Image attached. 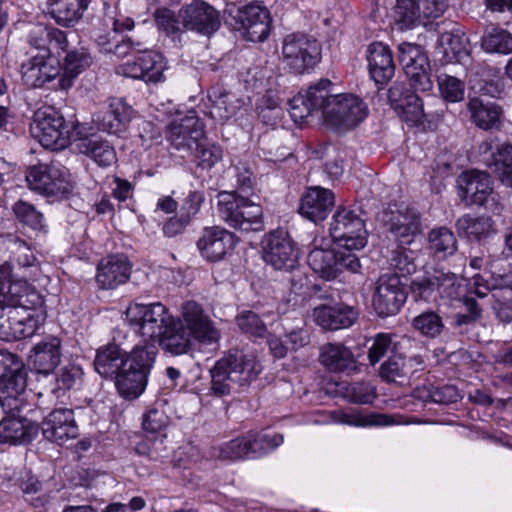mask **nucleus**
Here are the masks:
<instances>
[{
    "label": "nucleus",
    "mask_w": 512,
    "mask_h": 512,
    "mask_svg": "<svg viewBox=\"0 0 512 512\" xmlns=\"http://www.w3.org/2000/svg\"><path fill=\"white\" fill-rule=\"evenodd\" d=\"M262 371V365L253 354L230 350L210 369L211 392L222 397L247 388Z\"/></svg>",
    "instance_id": "1"
},
{
    "label": "nucleus",
    "mask_w": 512,
    "mask_h": 512,
    "mask_svg": "<svg viewBox=\"0 0 512 512\" xmlns=\"http://www.w3.org/2000/svg\"><path fill=\"white\" fill-rule=\"evenodd\" d=\"M157 353L154 341H140L129 353L125 352L124 370L116 381L122 397L136 399L144 392Z\"/></svg>",
    "instance_id": "2"
},
{
    "label": "nucleus",
    "mask_w": 512,
    "mask_h": 512,
    "mask_svg": "<svg viewBox=\"0 0 512 512\" xmlns=\"http://www.w3.org/2000/svg\"><path fill=\"white\" fill-rule=\"evenodd\" d=\"M217 213L219 218L233 229L245 232H258L264 229L261 205L236 191L218 193Z\"/></svg>",
    "instance_id": "3"
},
{
    "label": "nucleus",
    "mask_w": 512,
    "mask_h": 512,
    "mask_svg": "<svg viewBox=\"0 0 512 512\" xmlns=\"http://www.w3.org/2000/svg\"><path fill=\"white\" fill-rule=\"evenodd\" d=\"M30 131L44 148L55 151L68 147L74 137L72 125L52 106L36 110Z\"/></svg>",
    "instance_id": "4"
},
{
    "label": "nucleus",
    "mask_w": 512,
    "mask_h": 512,
    "mask_svg": "<svg viewBox=\"0 0 512 512\" xmlns=\"http://www.w3.org/2000/svg\"><path fill=\"white\" fill-rule=\"evenodd\" d=\"M0 264L19 281L34 280L39 272L37 258L29 244L14 234L0 235Z\"/></svg>",
    "instance_id": "5"
},
{
    "label": "nucleus",
    "mask_w": 512,
    "mask_h": 512,
    "mask_svg": "<svg viewBox=\"0 0 512 512\" xmlns=\"http://www.w3.org/2000/svg\"><path fill=\"white\" fill-rule=\"evenodd\" d=\"M126 318L135 332L144 337L142 341H154L155 344L166 327L175 319L169 309L160 302L130 305L126 310Z\"/></svg>",
    "instance_id": "6"
},
{
    "label": "nucleus",
    "mask_w": 512,
    "mask_h": 512,
    "mask_svg": "<svg viewBox=\"0 0 512 512\" xmlns=\"http://www.w3.org/2000/svg\"><path fill=\"white\" fill-rule=\"evenodd\" d=\"M368 115L366 104L353 94H336L328 103L324 124L337 133L357 127Z\"/></svg>",
    "instance_id": "7"
},
{
    "label": "nucleus",
    "mask_w": 512,
    "mask_h": 512,
    "mask_svg": "<svg viewBox=\"0 0 512 512\" xmlns=\"http://www.w3.org/2000/svg\"><path fill=\"white\" fill-rule=\"evenodd\" d=\"M332 86L329 79H320L294 96L289 101V112L293 121L298 124L308 123V118L314 114H320L323 118L328 103L336 95L332 93Z\"/></svg>",
    "instance_id": "8"
},
{
    "label": "nucleus",
    "mask_w": 512,
    "mask_h": 512,
    "mask_svg": "<svg viewBox=\"0 0 512 512\" xmlns=\"http://www.w3.org/2000/svg\"><path fill=\"white\" fill-rule=\"evenodd\" d=\"M330 235L340 247L361 250L367 244L365 221L355 211L339 208L330 223Z\"/></svg>",
    "instance_id": "9"
},
{
    "label": "nucleus",
    "mask_w": 512,
    "mask_h": 512,
    "mask_svg": "<svg viewBox=\"0 0 512 512\" xmlns=\"http://www.w3.org/2000/svg\"><path fill=\"white\" fill-rule=\"evenodd\" d=\"M282 55L294 73L302 74L319 62L321 50L314 38L302 33H292L283 39Z\"/></svg>",
    "instance_id": "10"
},
{
    "label": "nucleus",
    "mask_w": 512,
    "mask_h": 512,
    "mask_svg": "<svg viewBox=\"0 0 512 512\" xmlns=\"http://www.w3.org/2000/svg\"><path fill=\"white\" fill-rule=\"evenodd\" d=\"M399 62L416 91H429L433 87L428 56L420 45L403 42L398 46Z\"/></svg>",
    "instance_id": "11"
},
{
    "label": "nucleus",
    "mask_w": 512,
    "mask_h": 512,
    "mask_svg": "<svg viewBox=\"0 0 512 512\" xmlns=\"http://www.w3.org/2000/svg\"><path fill=\"white\" fill-rule=\"evenodd\" d=\"M406 299L407 292L398 275L383 274L378 278L372 297V306L378 316L396 315Z\"/></svg>",
    "instance_id": "12"
},
{
    "label": "nucleus",
    "mask_w": 512,
    "mask_h": 512,
    "mask_svg": "<svg viewBox=\"0 0 512 512\" xmlns=\"http://www.w3.org/2000/svg\"><path fill=\"white\" fill-rule=\"evenodd\" d=\"M165 68L163 55L149 49L145 42L144 51H138L133 61L120 65L117 73L146 83H158L164 79Z\"/></svg>",
    "instance_id": "13"
},
{
    "label": "nucleus",
    "mask_w": 512,
    "mask_h": 512,
    "mask_svg": "<svg viewBox=\"0 0 512 512\" xmlns=\"http://www.w3.org/2000/svg\"><path fill=\"white\" fill-rule=\"evenodd\" d=\"M26 181L31 190L47 197L63 196L71 190L63 170L56 164H38L28 169Z\"/></svg>",
    "instance_id": "14"
},
{
    "label": "nucleus",
    "mask_w": 512,
    "mask_h": 512,
    "mask_svg": "<svg viewBox=\"0 0 512 512\" xmlns=\"http://www.w3.org/2000/svg\"><path fill=\"white\" fill-rule=\"evenodd\" d=\"M263 259L275 269H293L298 263V250L284 230H275L263 240Z\"/></svg>",
    "instance_id": "15"
},
{
    "label": "nucleus",
    "mask_w": 512,
    "mask_h": 512,
    "mask_svg": "<svg viewBox=\"0 0 512 512\" xmlns=\"http://www.w3.org/2000/svg\"><path fill=\"white\" fill-rule=\"evenodd\" d=\"M382 222L392 236L401 244H409L421 233V220L418 211L412 207L400 206L386 209Z\"/></svg>",
    "instance_id": "16"
},
{
    "label": "nucleus",
    "mask_w": 512,
    "mask_h": 512,
    "mask_svg": "<svg viewBox=\"0 0 512 512\" xmlns=\"http://www.w3.org/2000/svg\"><path fill=\"white\" fill-rule=\"evenodd\" d=\"M25 82L35 88L49 85L52 90H61L54 88L53 85L62 77L59 61L50 54H38L33 56L27 63L21 67Z\"/></svg>",
    "instance_id": "17"
},
{
    "label": "nucleus",
    "mask_w": 512,
    "mask_h": 512,
    "mask_svg": "<svg viewBox=\"0 0 512 512\" xmlns=\"http://www.w3.org/2000/svg\"><path fill=\"white\" fill-rule=\"evenodd\" d=\"M182 317L193 338L201 345L216 346L220 340V332L213 325L202 307L195 301H187L182 306Z\"/></svg>",
    "instance_id": "18"
},
{
    "label": "nucleus",
    "mask_w": 512,
    "mask_h": 512,
    "mask_svg": "<svg viewBox=\"0 0 512 512\" xmlns=\"http://www.w3.org/2000/svg\"><path fill=\"white\" fill-rule=\"evenodd\" d=\"M237 18L244 37L251 42H263L270 34V13L258 2H252L240 8Z\"/></svg>",
    "instance_id": "19"
},
{
    "label": "nucleus",
    "mask_w": 512,
    "mask_h": 512,
    "mask_svg": "<svg viewBox=\"0 0 512 512\" xmlns=\"http://www.w3.org/2000/svg\"><path fill=\"white\" fill-rule=\"evenodd\" d=\"M43 437L58 445L75 439L79 432L71 409L59 408L51 411L41 423Z\"/></svg>",
    "instance_id": "20"
},
{
    "label": "nucleus",
    "mask_w": 512,
    "mask_h": 512,
    "mask_svg": "<svg viewBox=\"0 0 512 512\" xmlns=\"http://www.w3.org/2000/svg\"><path fill=\"white\" fill-rule=\"evenodd\" d=\"M234 233L221 226L206 227L197 241L201 255L210 262L222 260L236 245Z\"/></svg>",
    "instance_id": "21"
},
{
    "label": "nucleus",
    "mask_w": 512,
    "mask_h": 512,
    "mask_svg": "<svg viewBox=\"0 0 512 512\" xmlns=\"http://www.w3.org/2000/svg\"><path fill=\"white\" fill-rule=\"evenodd\" d=\"M459 196L467 205L482 206L493 194L492 179L487 172L470 170L458 180Z\"/></svg>",
    "instance_id": "22"
},
{
    "label": "nucleus",
    "mask_w": 512,
    "mask_h": 512,
    "mask_svg": "<svg viewBox=\"0 0 512 512\" xmlns=\"http://www.w3.org/2000/svg\"><path fill=\"white\" fill-rule=\"evenodd\" d=\"M186 29L210 35L219 29L221 22L219 12L208 3L196 0L180 9Z\"/></svg>",
    "instance_id": "23"
},
{
    "label": "nucleus",
    "mask_w": 512,
    "mask_h": 512,
    "mask_svg": "<svg viewBox=\"0 0 512 512\" xmlns=\"http://www.w3.org/2000/svg\"><path fill=\"white\" fill-rule=\"evenodd\" d=\"M204 134L201 120L197 116H186L169 125L166 137L175 149L190 151L199 144Z\"/></svg>",
    "instance_id": "24"
},
{
    "label": "nucleus",
    "mask_w": 512,
    "mask_h": 512,
    "mask_svg": "<svg viewBox=\"0 0 512 512\" xmlns=\"http://www.w3.org/2000/svg\"><path fill=\"white\" fill-rule=\"evenodd\" d=\"M335 205V197L331 190L313 186L303 194L300 201L299 213L314 223L327 218Z\"/></svg>",
    "instance_id": "25"
},
{
    "label": "nucleus",
    "mask_w": 512,
    "mask_h": 512,
    "mask_svg": "<svg viewBox=\"0 0 512 512\" xmlns=\"http://www.w3.org/2000/svg\"><path fill=\"white\" fill-rule=\"evenodd\" d=\"M370 77L378 85L388 83L395 73L393 54L388 45L382 42L371 43L366 51Z\"/></svg>",
    "instance_id": "26"
},
{
    "label": "nucleus",
    "mask_w": 512,
    "mask_h": 512,
    "mask_svg": "<svg viewBox=\"0 0 512 512\" xmlns=\"http://www.w3.org/2000/svg\"><path fill=\"white\" fill-rule=\"evenodd\" d=\"M358 310L347 304L319 305L313 310L315 322L323 329L339 330L351 327L358 318Z\"/></svg>",
    "instance_id": "27"
},
{
    "label": "nucleus",
    "mask_w": 512,
    "mask_h": 512,
    "mask_svg": "<svg viewBox=\"0 0 512 512\" xmlns=\"http://www.w3.org/2000/svg\"><path fill=\"white\" fill-rule=\"evenodd\" d=\"M131 266L126 256L110 255L97 266L96 282L102 289H114L130 277Z\"/></svg>",
    "instance_id": "28"
},
{
    "label": "nucleus",
    "mask_w": 512,
    "mask_h": 512,
    "mask_svg": "<svg viewBox=\"0 0 512 512\" xmlns=\"http://www.w3.org/2000/svg\"><path fill=\"white\" fill-rule=\"evenodd\" d=\"M467 110L472 123L481 130L499 131L503 126V109L494 102L472 97L467 102Z\"/></svg>",
    "instance_id": "29"
},
{
    "label": "nucleus",
    "mask_w": 512,
    "mask_h": 512,
    "mask_svg": "<svg viewBox=\"0 0 512 512\" xmlns=\"http://www.w3.org/2000/svg\"><path fill=\"white\" fill-rule=\"evenodd\" d=\"M26 372L24 369L0 379V406L6 414L20 412L25 404Z\"/></svg>",
    "instance_id": "30"
},
{
    "label": "nucleus",
    "mask_w": 512,
    "mask_h": 512,
    "mask_svg": "<svg viewBox=\"0 0 512 512\" xmlns=\"http://www.w3.org/2000/svg\"><path fill=\"white\" fill-rule=\"evenodd\" d=\"M320 363L330 372L351 373L358 369L353 352L342 343H326L320 348Z\"/></svg>",
    "instance_id": "31"
},
{
    "label": "nucleus",
    "mask_w": 512,
    "mask_h": 512,
    "mask_svg": "<svg viewBox=\"0 0 512 512\" xmlns=\"http://www.w3.org/2000/svg\"><path fill=\"white\" fill-rule=\"evenodd\" d=\"M192 333L185 324L174 319L156 340L159 346L172 355H182L188 353L192 348Z\"/></svg>",
    "instance_id": "32"
},
{
    "label": "nucleus",
    "mask_w": 512,
    "mask_h": 512,
    "mask_svg": "<svg viewBox=\"0 0 512 512\" xmlns=\"http://www.w3.org/2000/svg\"><path fill=\"white\" fill-rule=\"evenodd\" d=\"M325 240L315 239L312 243L307 261L311 269L326 280H333L338 277L336 250L324 246Z\"/></svg>",
    "instance_id": "33"
},
{
    "label": "nucleus",
    "mask_w": 512,
    "mask_h": 512,
    "mask_svg": "<svg viewBox=\"0 0 512 512\" xmlns=\"http://www.w3.org/2000/svg\"><path fill=\"white\" fill-rule=\"evenodd\" d=\"M61 341L56 337L45 339L33 348L30 362L38 373L49 374L61 360Z\"/></svg>",
    "instance_id": "34"
},
{
    "label": "nucleus",
    "mask_w": 512,
    "mask_h": 512,
    "mask_svg": "<svg viewBox=\"0 0 512 512\" xmlns=\"http://www.w3.org/2000/svg\"><path fill=\"white\" fill-rule=\"evenodd\" d=\"M37 432L38 426L25 418L5 417L0 421V443L27 444Z\"/></svg>",
    "instance_id": "35"
},
{
    "label": "nucleus",
    "mask_w": 512,
    "mask_h": 512,
    "mask_svg": "<svg viewBox=\"0 0 512 512\" xmlns=\"http://www.w3.org/2000/svg\"><path fill=\"white\" fill-rule=\"evenodd\" d=\"M125 351L116 344H108L98 349L94 367L104 378H115L124 370Z\"/></svg>",
    "instance_id": "36"
},
{
    "label": "nucleus",
    "mask_w": 512,
    "mask_h": 512,
    "mask_svg": "<svg viewBox=\"0 0 512 512\" xmlns=\"http://www.w3.org/2000/svg\"><path fill=\"white\" fill-rule=\"evenodd\" d=\"M91 0H51L48 13L58 25L73 27L83 17Z\"/></svg>",
    "instance_id": "37"
},
{
    "label": "nucleus",
    "mask_w": 512,
    "mask_h": 512,
    "mask_svg": "<svg viewBox=\"0 0 512 512\" xmlns=\"http://www.w3.org/2000/svg\"><path fill=\"white\" fill-rule=\"evenodd\" d=\"M79 153L90 157L100 167H109L116 162V151L109 141L96 136L77 140Z\"/></svg>",
    "instance_id": "38"
},
{
    "label": "nucleus",
    "mask_w": 512,
    "mask_h": 512,
    "mask_svg": "<svg viewBox=\"0 0 512 512\" xmlns=\"http://www.w3.org/2000/svg\"><path fill=\"white\" fill-rule=\"evenodd\" d=\"M399 89L397 86L390 88V98L395 102V109L399 111L401 117L410 125H420L426 116L422 99L413 92H407L405 95L397 98Z\"/></svg>",
    "instance_id": "39"
},
{
    "label": "nucleus",
    "mask_w": 512,
    "mask_h": 512,
    "mask_svg": "<svg viewBox=\"0 0 512 512\" xmlns=\"http://www.w3.org/2000/svg\"><path fill=\"white\" fill-rule=\"evenodd\" d=\"M12 212L24 230L31 231L36 236L47 234L46 218L33 204L18 200L12 205Z\"/></svg>",
    "instance_id": "40"
},
{
    "label": "nucleus",
    "mask_w": 512,
    "mask_h": 512,
    "mask_svg": "<svg viewBox=\"0 0 512 512\" xmlns=\"http://www.w3.org/2000/svg\"><path fill=\"white\" fill-rule=\"evenodd\" d=\"M92 63V58L85 48L69 51L64 59V72L62 77L53 85L61 90L69 89L73 80Z\"/></svg>",
    "instance_id": "41"
},
{
    "label": "nucleus",
    "mask_w": 512,
    "mask_h": 512,
    "mask_svg": "<svg viewBox=\"0 0 512 512\" xmlns=\"http://www.w3.org/2000/svg\"><path fill=\"white\" fill-rule=\"evenodd\" d=\"M330 418L334 423L356 427L389 426L395 423L393 418L386 414H362L357 410H335L330 412Z\"/></svg>",
    "instance_id": "42"
},
{
    "label": "nucleus",
    "mask_w": 512,
    "mask_h": 512,
    "mask_svg": "<svg viewBox=\"0 0 512 512\" xmlns=\"http://www.w3.org/2000/svg\"><path fill=\"white\" fill-rule=\"evenodd\" d=\"M132 117L133 109L131 106L120 98H111L101 128L109 133H119L126 128Z\"/></svg>",
    "instance_id": "43"
},
{
    "label": "nucleus",
    "mask_w": 512,
    "mask_h": 512,
    "mask_svg": "<svg viewBox=\"0 0 512 512\" xmlns=\"http://www.w3.org/2000/svg\"><path fill=\"white\" fill-rule=\"evenodd\" d=\"M456 228L460 235L468 239L480 241L495 232L494 222L490 217L465 214L456 222Z\"/></svg>",
    "instance_id": "44"
},
{
    "label": "nucleus",
    "mask_w": 512,
    "mask_h": 512,
    "mask_svg": "<svg viewBox=\"0 0 512 512\" xmlns=\"http://www.w3.org/2000/svg\"><path fill=\"white\" fill-rule=\"evenodd\" d=\"M82 378L83 371L80 366L74 364L65 365L54 372L51 392L57 398H61L68 391L77 389L82 383Z\"/></svg>",
    "instance_id": "45"
},
{
    "label": "nucleus",
    "mask_w": 512,
    "mask_h": 512,
    "mask_svg": "<svg viewBox=\"0 0 512 512\" xmlns=\"http://www.w3.org/2000/svg\"><path fill=\"white\" fill-rule=\"evenodd\" d=\"M248 458H259L279 447L284 437L282 434L265 432H248L246 435Z\"/></svg>",
    "instance_id": "46"
},
{
    "label": "nucleus",
    "mask_w": 512,
    "mask_h": 512,
    "mask_svg": "<svg viewBox=\"0 0 512 512\" xmlns=\"http://www.w3.org/2000/svg\"><path fill=\"white\" fill-rule=\"evenodd\" d=\"M412 328L421 336L436 339L442 335L446 327L443 318L434 310L428 309L412 319Z\"/></svg>",
    "instance_id": "47"
},
{
    "label": "nucleus",
    "mask_w": 512,
    "mask_h": 512,
    "mask_svg": "<svg viewBox=\"0 0 512 512\" xmlns=\"http://www.w3.org/2000/svg\"><path fill=\"white\" fill-rule=\"evenodd\" d=\"M432 276L437 296L440 298L453 300L461 295L462 280L457 274L450 271L434 270Z\"/></svg>",
    "instance_id": "48"
},
{
    "label": "nucleus",
    "mask_w": 512,
    "mask_h": 512,
    "mask_svg": "<svg viewBox=\"0 0 512 512\" xmlns=\"http://www.w3.org/2000/svg\"><path fill=\"white\" fill-rule=\"evenodd\" d=\"M493 167L502 184L512 187V144L504 142L496 146Z\"/></svg>",
    "instance_id": "49"
},
{
    "label": "nucleus",
    "mask_w": 512,
    "mask_h": 512,
    "mask_svg": "<svg viewBox=\"0 0 512 512\" xmlns=\"http://www.w3.org/2000/svg\"><path fill=\"white\" fill-rule=\"evenodd\" d=\"M211 103L206 112L215 121L228 120L235 113V106L231 102V95L220 89H213L208 94Z\"/></svg>",
    "instance_id": "50"
},
{
    "label": "nucleus",
    "mask_w": 512,
    "mask_h": 512,
    "mask_svg": "<svg viewBox=\"0 0 512 512\" xmlns=\"http://www.w3.org/2000/svg\"><path fill=\"white\" fill-rule=\"evenodd\" d=\"M422 0H396L395 18L401 29H411L421 22Z\"/></svg>",
    "instance_id": "51"
},
{
    "label": "nucleus",
    "mask_w": 512,
    "mask_h": 512,
    "mask_svg": "<svg viewBox=\"0 0 512 512\" xmlns=\"http://www.w3.org/2000/svg\"><path fill=\"white\" fill-rule=\"evenodd\" d=\"M339 391L345 400L354 404H369L376 398L375 387L369 382L343 383Z\"/></svg>",
    "instance_id": "52"
},
{
    "label": "nucleus",
    "mask_w": 512,
    "mask_h": 512,
    "mask_svg": "<svg viewBox=\"0 0 512 512\" xmlns=\"http://www.w3.org/2000/svg\"><path fill=\"white\" fill-rule=\"evenodd\" d=\"M430 248L440 257L453 255L457 251V240L454 233L446 228L440 227L431 230L429 233Z\"/></svg>",
    "instance_id": "53"
},
{
    "label": "nucleus",
    "mask_w": 512,
    "mask_h": 512,
    "mask_svg": "<svg viewBox=\"0 0 512 512\" xmlns=\"http://www.w3.org/2000/svg\"><path fill=\"white\" fill-rule=\"evenodd\" d=\"M481 46L489 53L508 54L512 52V35L503 29L493 27L482 37Z\"/></svg>",
    "instance_id": "54"
},
{
    "label": "nucleus",
    "mask_w": 512,
    "mask_h": 512,
    "mask_svg": "<svg viewBox=\"0 0 512 512\" xmlns=\"http://www.w3.org/2000/svg\"><path fill=\"white\" fill-rule=\"evenodd\" d=\"M38 305L26 307L23 305H2L0 313V337L11 339L15 324H20L21 316L26 314V310L33 309Z\"/></svg>",
    "instance_id": "55"
},
{
    "label": "nucleus",
    "mask_w": 512,
    "mask_h": 512,
    "mask_svg": "<svg viewBox=\"0 0 512 512\" xmlns=\"http://www.w3.org/2000/svg\"><path fill=\"white\" fill-rule=\"evenodd\" d=\"M155 22L159 30H162L168 36H174L183 33L186 30L183 18L178 13L168 8H158L154 13Z\"/></svg>",
    "instance_id": "56"
},
{
    "label": "nucleus",
    "mask_w": 512,
    "mask_h": 512,
    "mask_svg": "<svg viewBox=\"0 0 512 512\" xmlns=\"http://www.w3.org/2000/svg\"><path fill=\"white\" fill-rule=\"evenodd\" d=\"M211 455L220 460L248 458L246 436L237 437L212 449Z\"/></svg>",
    "instance_id": "57"
},
{
    "label": "nucleus",
    "mask_w": 512,
    "mask_h": 512,
    "mask_svg": "<svg viewBox=\"0 0 512 512\" xmlns=\"http://www.w3.org/2000/svg\"><path fill=\"white\" fill-rule=\"evenodd\" d=\"M439 91L447 102L456 103L464 99L465 84L457 77L442 73L437 77Z\"/></svg>",
    "instance_id": "58"
},
{
    "label": "nucleus",
    "mask_w": 512,
    "mask_h": 512,
    "mask_svg": "<svg viewBox=\"0 0 512 512\" xmlns=\"http://www.w3.org/2000/svg\"><path fill=\"white\" fill-rule=\"evenodd\" d=\"M389 267L400 277H406L416 272L417 265L413 253L406 249H396L388 259Z\"/></svg>",
    "instance_id": "59"
},
{
    "label": "nucleus",
    "mask_w": 512,
    "mask_h": 512,
    "mask_svg": "<svg viewBox=\"0 0 512 512\" xmlns=\"http://www.w3.org/2000/svg\"><path fill=\"white\" fill-rule=\"evenodd\" d=\"M240 330L246 334L263 337L267 331L266 325L258 314L253 311H243L236 317Z\"/></svg>",
    "instance_id": "60"
},
{
    "label": "nucleus",
    "mask_w": 512,
    "mask_h": 512,
    "mask_svg": "<svg viewBox=\"0 0 512 512\" xmlns=\"http://www.w3.org/2000/svg\"><path fill=\"white\" fill-rule=\"evenodd\" d=\"M410 290L416 301L430 302L437 297L432 273L413 280L410 284Z\"/></svg>",
    "instance_id": "61"
},
{
    "label": "nucleus",
    "mask_w": 512,
    "mask_h": 512,
    "mask_svg": "<svg viewBox=\"0 0 512 512\" xmlns=\"http://www.w3.org/2000/svg\"><path fill=\"white\" fill-rule=\"evenodd\" d=\"M482 320L469 316L468 314L455 313L452 317L451 326L460 335L466 336L469 340L477 341L476 329Z\"/></svg>",
    "instance_id": "62"
},
{
    "label": "nucleus",
    "mask_w": 512,
    "mask_h": 512,
    "mask_svg": "<svg viewBox=\"0 0 512 512\" xmlns=\"http://www.w3.org/2000/svg\"><path fill=\"white\" fill-rule=\"evenodd\" d=\"M396 344L394 336L386 333H379L375 336L372 345L368 351V359L372 365H375L382 359L389 351H394Z\"/></svg>",
    "instance_id": "63"
},
{
    "label": "nucleus",
    "mask_w": 512,
    "mask_h": 512,
    "mask_svg": "<svg viewBox=\"0 0 512 512\" xmlns=\"http://www.w3.org/2000/svg\"><path fill=\"white\" fill-rule=\"evenodd\" d=\"M195 156L198 160V166L210 169L222 159L223 150L216 144L199 143L195 147Z\"/></svg>",
    "instance_id": "64"
}]
</instances>
